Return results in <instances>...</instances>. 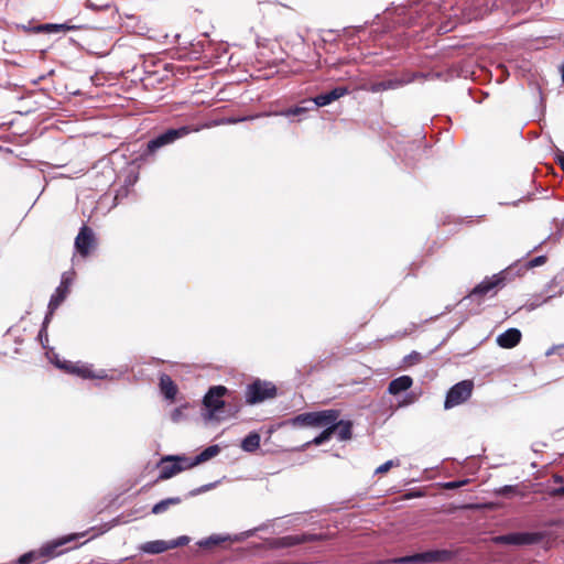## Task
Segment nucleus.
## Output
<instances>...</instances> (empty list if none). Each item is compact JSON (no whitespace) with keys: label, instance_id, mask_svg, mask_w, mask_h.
Returning a JSON list of instances; mask_svg holds the SVG:
<instances>
[{"label":"nucleus","instance_id":"nucleus-37","mask_svg":"<svg viewBox=\"0 0 564 564\" xmlns=\"http://www.w3.org/2000/svg\"><path fill=\"white\" fill-rule=\"evenodd\" d=\"M253 118H254L253 116L245 117V118H232V119H229V122L230 123H237V122H241V121H245V120H251Z\"/></svg>","mask_w":564,"mask_h":564},{"label":"nucleus","instance_id":"nucleus-33","mask_svg":"<svg viewBox=\"0 0 564 564\" xmlns=\"http://www.w3.org/2000/svg\"><path fill=\"white\" fill-rule=\"evenodd\" d=\"M421 359V355L416 351H412L409 356L404 358V362L408 365H413Z\"/></svg>","mask_w":564,"mask_h":564},{"label":"nucleus","instance_id":"nucleus-8","mask_svg":"<svg viewBox=\"0 0 564 564\" xmlns=\"http://www.w3.org/2000/svg\"><path fill=\"white\" fill-rule=\"evenodd\" d=\"M542 539L541 533L531 532H517L494 538L496 544L505 545H530L540 542Z\"/></svg>","mask_w":564,"mask_h":564},{"label":"nucleus","instance_id":"nucleus-35","mask_svg":"<svg viewBox=\"0 0 564 564\" xmlns=\"http://www.w3.org/2000/svg\"><path fill=\"white\" fill-rule=\"evenodd\" d=\"M188 542H189L188 536L183 535L176 540L171 541V545H173V549H175L177 546L186 545Z\"/></svg>","mask_w":564,"mask_h":564},{"label":"nucleus","instance_id":"nucleus-34","mask_svg":"<svg viewBox=\"0 0 564 564\" xmlns=\"http://www.w3.org/2000/svg\"><path fill=\"white\" fill-rule=\"evenodd\" d=\"M227 538H221L218 535H212L208 538V540L205 542L206 545H218L221 542H225Z\"/></svg>","mask_w":564,"mask_h":564},{"label":"nucleus","instance_id":"nucleus-26","mask_svg":"<svg viewBox=\"0 0 564 564\" xmlns=\"http://www.w3.org/2000/svg\"><path fill=\"white\" fill-rule=\"evenodd\" d=\"M290 423L293 426H299V427L308 426V427H312V412L301 413V414L294 416L293 419H291Z\"/></svg>","mask_w":564,"mask_h":564},{"label":"nucleus","instance_id":"nucleus-22","mask_svg":"<svg viewBox=\"0 0 564 564\" xmlns=\"http://www.w3.org/2000/svg\"><path fill=\"white\" fill-rule=\"evenodd\" d=\"M220 452V448L218 445H212L205 448L202 453H199L197 456L193 458V463L189 465H199L202 463H205L209 460L210 458L215 457Z\"/></svg>","mask_w":564,"mask_h":564},{"label":"nucleus","instance_id":"nucleus-13","mask_svg":"<svg viewBox=\"0 0 564 564\" xmlns=\"http://www.w3.org/2000/svg\"><path fill=\"white\" fill-rule=\"evenodd\" d=\"M348 93L346 87H335L334 89L316 96L312 101L315 107H324L339 99Z\"/></svg>","mask_w":564,"mask_h":564},{"label":"nucleus","instance_id":"nucleus-10","mask_svg":"<svg viewBox=\"0 0 564 564\" xmlns=\"http://www.w3.org/2000/svg\"><path fill=\"white\" fill-rule=\"evenodd\" d=\"M58 367L64 369L66 372L76 375L83 379H102L106 377L104 370L95 372L89 365L79 361H64L58 364Z\"/></svg>","mask_w":564,"mask_h":564},{"label":"nucleus","instance_id":"nucleus-21","mask_svg":"<svg viewBox=\"0 0 564 564\" xmlns=\"http://www.w3.org/2000/svg\"><path fill=\"white\" fill-rule=\"evenodd\" d=\"M74 29V26H68L67 24H39L32 29H29V31H32L33 33H51V32H59V31H68Z\"/></svg>","mask_w":564,"mask_h":564},{"label":"nucleus","instance_id":"nucleus-32","mask_svg":"<svg viewBox=\"0 0 564 564\" xmlns=\"http://www.w3.org/2000/svg\"><path fill=\"white\" fill-rule=\"evenodd\" d=\"M547 494L551 497H564V486L549 488Z\"/></svg>","mask_w":564,"mask_h":564},{"label":"nucleus","instance_id":"nucleus-7","mask_svg":"<svg viewBox=\"0 0 564 564\" xmlns=\"http://www.w3.org/2000/svg\"><path fill=\"white\" fill-rule=\"evenodd\" d=\"M473 390L474 383L471 380H463L454 384L446 394L445 409H452L466 402L471 397Z\"/></svg>","mask_w":564,"mask_h":564},{"label":"nucleus","instance_id":"nucleus-16","mask_svg":"<svg viewBox=\"0 0 564 564\" xmlns=\"http://www.w3.org/2000/svg\"><path fill=\"white\" fill-rule=\"evenodd\" d=\"M160 390L162 392V394L173 401L176 397V393H177V386L174 383V381L172 380V378L166 375V373H162L161 377H160Z\"/></svg>","mask_w":564,"mask_h":564},{"label":"nucleus","instance_id":"nucleus-2","mask_svg":"<svg viewBox=\"0 0 564 564\" xmlns=\"http://www.w3.org/2000/svg\"><path fill=\"white\" fill-rule=\"evenodd\" d=\"M506 285V276L503 272L494 274L490 278H486L482 282L477 284L467 296L463 299L465 301H476L480 304L486 297H492L497 292Z\"/></svg>","mask_w":564,"mask_h":564},{"label":"nucleus","instance_id":"nucleus-9","mask_svg":"<svg viewBox=\"0 0 564 564\" xmlns=\"http://www.w3.org/2000/svg\"><path fill=\"white\" fill-rule=\"evenodd\" d=\"M97 246L94 230L84 225L75 238V249L84 258L88 257Z\"/></svg>","mask_w":564,"mask_h":564},{"label":"nucleus","instance_id":"nucleus-20","mask_svg":"<svg viewBox=\"0 0 564 564\" xmlns=\"http://www.w3.org/2000/svg\"><path fill=\"white\" fill-rule=\"evenodd\" d=\"M261 437L257 432L249 433L241 442V448L248 453H254L260 447Z\"/></svg>","mask_w":564,"mask_h":564},{"label":"nucleus","instance_id":"nucleus-40","mask_svg":"<svg viewBox=\"0 0 564 564\" xmlns=\"http://www.w3.org/2000/svg\"><path fill=\"white\" fill-rule=\"evenodd\" d=\"M562 79H563V83H564V65L562 67Z\"/></svg>","mask_w":564,"mask_h":564},{"label":"nucleus","instance_id":"nucleus-23","mask_svg":"<svg viewBox=\"0 0 564 564\" xmlns=\"http://www.w3.org/2000/svg\"><path fill=\"white\" fill-rule=\"evenodd\" d=\"M402 85L401 80L398 79H389V80H382L378 83H373L369 87V91L371 93H380L389 89H395Z\"/></svg>","mask_w":564,"mask_h":564},{"label":"nucleus","instance_id":"nucleus-27","mask_svg":"<svg viewBox=\"0 0 564 564\" xmlns=\"http://www.w3.org/2000/svg\"><path fill=\"white\" fill-rule=\"evenodd\" d=\"M306 111H307V108L296 106V107L289 108V109L281 111L280 115L284 116V117H291V116H300Z\"/></svg>","mask_w":564,"mask_h":564},{"label":"nucleus","instance_id":"nucleus-25","mask_svg":"<svg viewBox=\"0 0 564 564\" xmlns=\"http://www.w3.org/2000/svg\"><path fill=\"white\" fill-rule=\"evenodd\" d=\"M181 501H182V499L180 497L166 498L164 500H161L156 505H154L152 508V512L154 514L162 513V512L166 511L170 506L178 505V503H181Z\"/></svg>","mask_w":564,"mask_h":564},{"label":"nucleus","instance_id":"nucleus-17","mask_svg":"<svg viewBox=\"0 0 564 564\" xmlns=\"http://www.w3.org/2000/svg\"><path fill=\"white\" fill-rule=\"evenodd\" d=\"M412 383H413V380H412L411 377H409V376H401L399 378L393 379L389 383L388 391L391 394L395 395V394H399V393L410 389Z\"/></svg>","mask_w":564,"mask_h":564},{"label":"nucleus","instance_id":"nucleus-39","mask_svg":"<svg viewBox=\"0 0 564 564\" xmlns=\"http://www.w3.org/2000/svg\"><path fill=\"white\" fill-rule=\"evenodd\" d=\"M514 491V487L512 486H505L502 489H501V492L502 494H509V492H513Z\"/></svg>","mask_w":564,"mask_h":564},{"label":"nucleus","instance_id":"nucleus-4","mask_svg":"<svg viewBox=\"0 0 564 564\" xmlns=\"http://www.w3.org/2000/svg\"><path fill=\"white\" fill-rule=\"evenodd\" d=\"M454 557V552L449 550H430L413 555H406L402 557H395L390 560L391 563L395 564H417V563H436V562H448Z\"/></svg>","mask_w":564,"mask_h":564},{"label":"nucleus","instance_id":"nucleus-28","mask_svg":"<svg viewBox=\"0 0 564 564\" xmlns=\"http://www.w3.org/2000/svg\"><path fill=\"white\" fill-rule=\"evenodd\" d=\"M174 459H176L177 463L181 464L182 471L196 466V465H189L191 463H193V458H189L186 456L174 455Z\"/></svg>","mask_w":564,"mask_h":564},{"label":"nucleus","instance_id":"nucleus-15","mask_svg":"<svg viewBox=\"0 0 564 564\" xmlns=\"http://www.w3.org/2000/svg\"><path fill=\"white\" fill-rule=\"evenodd\" d=\"M315 540H316V535L307 534V533L297 534V535H285V536L279 538L275 541V546L291 547L294 545L303 544L306 542H312Z\"/></svg>","mask_w":564,"mask_h":564},{"label":"nucleus","instance_id":"nucleus-24","mask_svg":"<svg viewBox=\"0 0 564 564\" xmlns=\"http://www.w3.org/2000/svg\"><path fill=\"white\" fill-rule=\"evenodd\" d=\"M337 437L339 441H348L352 436V423L350 421H338Z\"/></svg>","mask_w":564,"mask_h":564},{"label":"nucleus","instance_id":"nucleus-11","mask_svg":"<svg viewBox=\"0 0 564 564\" xmlns=\"http://www.w3.org/2000/svg\"><path fill=\"white\" fill-rule=\"evenodd\" d=\"M158 468L160 469V474L156 481L170 479L182 471L181 464L174 459V455L162 457L158 464Z\"/></svg>","mask_w":564,"mask_h":564},{"label":"nucleus","instance_id":"nucleus-36","mask_svg":"<svg viewBox=\"0 0 564 564\" xmlns=\"http://www.w3.org/2000/svg\"><path fill=\"white\" fill-rule=\"evenodd\" d=\"M182 415V410L181 409H175L173 412H172V420L174 422H177L178 419L181 417Z\"/></svg>","mask_w":564,"mask_h":564},{"label":"nucleus","instance_id":"nucleus-30","mask_svg":"<svg viewBox=\"0 0 564 564\" xmlns=\"http://www.w3.org/2000/svg\"><path fill=\"white\" fill-rule=\"evenodd\" d=\"M399 465H400L399 460H388L384 464L380 465L376 469V474H384V473L389 471L393 466H399Z\"/></svg>","mask_w":564,"mask_h":564},{"label":"nucleus","instance_id":"nucleus-38","mask_svg":"<svg viewBox=\"0 0 564 564\" xmlns=\"http://www.w3.org/2000/svg\"><path fill=\"white\" fill-rule=\"evenodd\" d=\"M552 480H553L554 484H562L563 482V477L557 475V474H555V475L552 476Z\"/></svg>","mask_w":564,"mask_h":564},{"label":"nucleus","instance_id":"nucleus-31","mask_svg":"<svg viewBox=\"0 0 564 564\" xmlns=\"http://www.w3.org/2000/svg\"><path fill=\"white\" fill-rule=\"evenodd\" d=\"M469 482V479L448 481L444 484L445 489H457Z\"/></svg>","mask_w":564,"mask_h":564},{"label":"nucleus","instance_id":"nucleus-14","mask_svg":"<svg viewBox=\"0 0 564 564\" xmlns=\"http://www.w3.org/2000/svg\"><path fill=\"white\" fill-rule=\"evenodd\" d=\"M522 338V334L518 328H509L497 337V344L501 348L511 349L516 347Z\"/></svg>","mask_w":564,"mask_h":564},{"label":"nucleus","instance_id":"nucleus-12","mask_svg":"<svg viewBox=\"0 0 564 564\" xmlns=\"http://www.w3.org/2000/svg\"><path fill=\"white\" fill-rule=\"evenodd\" d=\"M340 417V411L336 409H327L312 412V427H324L334 420Z\"/></svg>","mask_w":564,"mask_h":564},{"label":"nucleus","instance_id":"nucleus-3","mask_svg":"<svg viewBox=\"0 0 564 564\" xmlns=\"http://www.w3.org/2000/svg\"><path fill=\"white\" fill-rule=\"evenodd\" d=\"M192 129L187 126H183L176 129H167L158 137L151 139L147 143L145 150L142 152L141 158L149 160L155 155V153L163 147L174 143L176 140L186 137L191 133Z\"/></svg>","mask_w":564,"mask_h":564},{"label":"nucleus","instance_id":"nucleus-29","mask_svg":"<svg viewBox=\"0 0 564 564\" xmlns=\"http://www.w3.org/2000/svg\"><path fill=\"white\" fill-rule=\"evenodd\" d=\"M546 261H547L546 256H539V257H535L534 259L529 260L525 263V268L527 269H532V268H535V267H539V265H543Z\"/></svg>","mask_w":564,"mask_h":564},{"label":"nucleus","instance_id":"nucleus-19","mask_svg":"<svg viewBox=\"0 0 564 564\" xmlns=\"http://www.w3.org/2000/svg\"><path fill=\"white\" fill-rule=\"evenodd\" d=\"M171 549H173L171 542L163 540L150 541L141 546V550L149 554H160Z\"/></svg>","mask_w":564,"mask_h":564},{"label":"nucleus","instance_id":"nucleus-6","mask_svg":"<svg viewBox=\"0 0 564 564\" xmlns=\"http://www.w3.org/2000/svg\"><path fill=\"white\" fill-rule=\"evenodd\" d=\"M74 272H64L62 274L61 283L51 296L48 303V312L45 316L44 324L48 322L50 317L54 314V312L58 308V306L65 301V299L69 294L70 286L74 280Z\"/></svg>","mask_w":564,"mask_h":564},{"label":"nucleus","instance_id":"nucleus-1","mask_svg":"<svg viewBox=\"0 0 564 564\" xmlns=\"http://www.w3.org/2000/svg\"><path fill=\"white\" fill-rule=\"evenodd\" d=\"M228 393L225 386L210 387L204 397L203 404L208 410L209 415L216 419H227L235 416L241 408L239 399L234 398L232 402H226L224 397Z\"/></svg>","mask_w":564,"mask_h":564},{"label":"nucleus","instance_id":"nucleus-5","mask_svg":"<svg viewBox=\"0 0 564 564\" xmlns=\"http://www.w3.org/2000/svg\"><path fill=\"white\" fill-rule=\"evenodd\" d=\"M278 394L276 387L269 381H262L260 379L254 380L252 383L247 386L245 397L247 404H257L265 400L273 399Z\"/></svg>","mask_w":564,"mask_h":564},{"label":"nucleus","instance_id":"nucleus-18","mask_svg":"<svg viewBox=\"0 0 564 564\" xmlns=\"http://www.w3.org/2000/svg\"><path fill=\"white\" fill-rule=\"evenodd\" d=\"M338 421H339V419L334 420L332 423L324 426L323 432L321 434H318L311 443L318 446V445H322L323 443L329 441L334 434H337Z\"/></svg>","mask_w":564,"mask_h":564}]
</instances>
